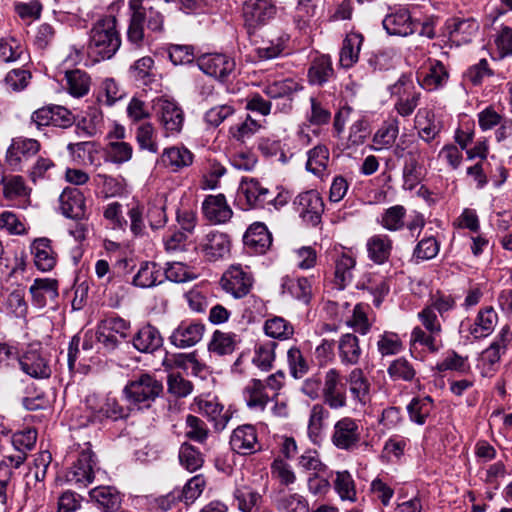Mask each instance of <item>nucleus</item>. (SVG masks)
<instances>
[{"label":"nucleus","instance_id":"nucleus-1","mask_svg":"<svg viewBox=\"0 0 512 512\" xmlns=\"http://www.w3.org/2000/svg\"><path fill=\"white\" fill-rule=\"evenodd\" d=\"M163 385L150 374H141L138 378L127 383L123 393L130 405L138 408L150 407L162 393Z\"/></svg>","mask_w":512,"mask_h":512},{"label":"nucleus","instance_id":"nucleus-2","mask_svg":"<svg viewBox=\"0 0 512 512\" xmlns=\"http://www.w3.org/2000/svg\"><path fill=\"white\" fill-rule=\"evenodd\" d=\"M361 438L360 421L350 416H344L334 423L330 440L337 449L353 452L358 449Z\"/></svg>","mask_w":512,"mask_h":512},{"label":"nucleus","instance_id":"nucleus-3","mask_svg":"<svg viewBox=\"0 0 512 512\" xmlns=\"http://www.w3.org/2000/svg\"><path fill=\"white\" fill-rule=\"evenodd\" d=\"M154 113L167 135L178 134L184 124V113L174 101L165 97L153 100Z\"/></svg>","mask_w":512,"mask_h":512},{"label":"nucleus","instance_id":"nucleus-4","mask_svg":"<svg viewBox=\"0 0 512 512\" xmlns=\"http://www.w3.org/2000/svg\"><path fill=\"white\" fill-rule=\"evenodd\" d=\"M121 46V38L116 29V17L111 14L98 21V62L111 59Z\"/></svg>","mask_w":512,"mask_h":512},{"label":"nucleus","instance_id":"nucleus-5","mask_svg":"<svg viewBox=\"0 0 512 512\" xmlns=\"http://www.w3.org/2000/svg\"><path fill=\"white\" fill-rule=\"evenodd\" d=\"M19 364L22 371L32 378L47 379L52 373L47 354L38 344L27 348L20 357Z\"/></svg>","mask_w":512,"mask_h":512},{"label":"nucleus","instance_id":"nucleus-6","mask_svg":"<svg viewBox=\"0 0 512 512\" xmlns=\"http://www.w3.org/2000/svg\"><path fill=\"white\" fill-rule=\"evenodd\" d=\"M322 397L324 403L333 410L347 406L346 384L342 380L341 373L335 368L325 373Z\"/></svg>","mask_w":512,"mask_h":512},{"label":"nucleus","instance_id":"nucleus-7","mask_svg":"<svg viewBox=\"0 0 512 512\" xmlns=\"http://www.w3.org/2000/svg\"><path fill=\"white\" fill-rule=\"evenodd\" d=\"M86 445L87 449L82 450L77 461L66 473L67 481L78 488H86L95 478L92 445Z\"/></svg>","mask_w":512,"mask_h":512},{"label":"nucleus","instance_id":"nucleus-8","mask_svg":"<svg viewBox=\"0 0 512 512\" xmlns=\"http://www.w3.org/2000/svg\"><path fill=\"white\" fill-rule=\"evenodd\" d=\"M220 283L227 293L235 298H242L249 293L253 278L241 265H232L224 272Z\"/></svg>","mask_w":512,"mask_h":512},{"label":"nucleus","instance_id":"nucleus-9","mask_svg":"<svg viewBox=\"0 0 512 512\" xmlns=\"http://www.w3.org/2000/svg\"><path fill=\"white\" fill-rule=\"evenodd\" d=\"M197 65L205 74L220 81H226L236 66L234 59L220 53L202 55L198 58Z\"/></svg>","mask_w":512,"mask_h":512},{"label":"nucleus","instance_id":"nucleus-10","mask_svg":"<svg viewBox=\"0 0 512 512\" xmlns=\"http://www.w3.org/2000/svg\"><path fill=\"white\" fill-rule=\"evenodd\" d=\"M382 25L391 36L407 37L415 33L417 21L406 8H395L383 18Z\"/></svg>","mask_w":512,"mask_h":512},{"label":"nucleus","instance_id":"nucleus-11","mask_svg":"<svg viewBox=\"0 0 512 512\" xmlns=\"http://www.w3.org/2000/svg\"><path fill=\"white\" fill-rule=\"evenodd\" d=\"M74 123V116L63 106H48L36 110L31 117V124L40 129L43 126L67 128Z\"/></svg>","mask_w":512,"mask_h":512},{"label":"nucleus","instance_id":"nucleus-12","mask_svg":"<svg viewBox=\"0 0 512 512\" xmlns=\"http://www.w3.org/2000/svg\"><path fill=\"white\" fill-rule=\"evenodd\" d=\"M296 210L302 219L315 226L321 220L324 204L320 194L315 190L300 193L294 200Z\"/></svg>","mask_w":512,"mask_h":512},{"label":"nucleus","instance_id":"nucleus-13","mask_svg":"<svg viewBox=\"0 0 512 512\" xmlns=\"http://www.w3.org/2000/svg\"><path fill=\"white\" fill-rule=\"evenodd\" d=\"M276 14L271 0H248L243 5V18L249 29L266 24Z\"/></svg>","mask_w":512,"mask_h":512},{"label":"nucleus","instance_id":"nucleus-14","mask_svg":"<svg viewBox=\"0 0 512 512\" xmlns=\"http://www.w3.org/2000/svg\"><path fill=\"white\" fill-rule=\"evenodd\" d=\"M228 235L219 231H210L199 242L198 248L210 261L224 258L230 252Z\"/></svg>","mask_w":512,"mask_h":512},{"label":"nucleus","instance_id":"nucleus-15","mask_svg":"<svg viewBox=\"0 0 512 512\" xmlns=\"http://www.w3.org/2000/svg\"><path fill=\"white\" fill-rule=\"evenodd\" d=\"M128 324L119 317H108L98 325V343H101L107 350L116 348L119 339L126 336Z\"/></svg>","mask_w":512,"mask_h":512},{"label":"nucleus","instance_id":"nucleus-16","mask_svg":"<svg viewBox=\"0 0 512 512\" xmlns=\"http://www.w3.org/2000/svg\"><path fill=\"white\" fill-rule=\"evenodd\" d=\"M413 87L412 82L407 77H401L393 86L392 94H399V98L395 103V110L403 117L410 116L419 104L420 93L410 92Z\"/></svg>","mask_w":512,"mask_h":512},{"label":"nucleus","instance_id":"nucleus-17","mask_svg":"<svg viewBox=\"0 0 512 512\" xmlns=\"http://www.w3.org/2000/svg\"><path fill=\"white\" fill-rule=\"evenodd\" d=\"M205 327L196 321H182L170 336V342L178 348L196 345L203 337Z\"/></svg>","mask_w":512,"mask_h":512},{"label":"nucleus","instance_id":"nucleus-18","mask_svg":"<svg viewBox=\"0 0 512 512\" xmlns=\"http://www.w3.org/2000/svg\"><path fill=\"white\" fill-rule=\"evenodd\" d=\"M421 160V150L416 146L412 147L407 153V158L403 166V189L411 191L422 181L424 168Z\"/></svg>","mask_w":512,"mask_h":512},{"label":"nucleus","instance_id":"nucleus-19","mask_svg":"<svg viewBox=\"0 0 512 512\" xmlns=\"http://www.w3.org/2000/svg\"><path fill=\"white\" fill-rule=\"evenodd\" d=\"M230 445L233 451L242 455L253 454L261 448L256 429L252 425H242L236 428L230 437Z\"/></svg>","mask_w":512,"mask_h":512},{"label":"nucleus","instance_id":"nucleus-20","mask_svg":"<svg viewBox=\"0 0 512 512\" xmlns=\"http://www.w3.org/2000/svg\"><path fill=\"white\" fill-rule=\"evenodd\" d=\"M39 150L40 144L35 139L23 137L14 138L6 153L7 163L14 170H17L22 158H30L37 154Z\"/></svg>","mask_w":512,"mask_h":512},{"label":"nucleus","instance_id":"nucleus-21","mask_svg":"<svg viewBox=\"0 0 512 512\" xmlns=\"http://www.w3.org/2000/svg\"><path fill=\"white\" fill-rule=\"evenodd\" d=\"M205 218L213 224L226 223L232 217V209L223 194L209 195L202 203Z\"/></svg>","mask_w":512,"mask_h":512},{"label":"nucleus","instance_id":"nucleus-22","mask_svg":"<svg viewBox=\"0 0 512 512\" xmlns=\"http://www.w3.org/2000/svg\"><path fill=\"white\" fill-rule=\"evenodd\" d=\"M448 77L446 67L438 60H430L428 67L417 73L418 83L428 91H434L442 87L447 82Z\"/></svg>","mask_w":512,"mask_h":512},{"label":"nucleus","instance_id":"nucleus-23","mask_svg":"<svg viewBox=\"0 0 512 512\" xmlns=\"http://www.w3.org/2000/svg\"><path fill=\"white\" fill-rule=\"evenodd\" d=\"M59 209L67 218H82L86 215L85 199L77 188H65L59 196Z\"/></svg>","mask_w":512,"mask_h":512},{"label":"nucleus","instance_id":"nucleus-24","mask_svg":"<svg viewBox=\"0 0 512 512\" xmlns=\"http://www.w3.org/2000/svg\"><path fill=\"white\" fill-rule=\"evenodd\" d=\"M446 29L450 40L460 45L471 41L479 25L472 18H451L446 22Z\"/></svg>","mask_w":512,"mask_h":512},{"label":"nucleus","instance_id":"nucleus-25","mask_svg":"<svg viewBox=\"0 0 512 512\" xmlns=\"http://www.w3.org/2000/svg\"><path fill=\"white\" fill-rule=\"evenodd\" d=\"M33 304L38 308L45 307L58 297V282L50 278H37L30 286Z\"/></svg>","mask_w":512,"mask_h":512},{"label":"nucleus","instance_id":"nucleus-26","mask_svg":"<svg viewBox=\"0 0 512 512\" xmlns=\"http://www.w3.org/2000/svg\"><path fill=\"white\" fill-rule=\"evenodd\" d=\"M498 322V315L493 307L481 309L473 324L462 322L461 328L468 325L469 333L475 338L480 339L489 336Z\"/></svg>","mask_w":512,"mask_h":512},{"label":"nucleus","instance_id":"nucleus-27","mask_svg":"<svg viewBox=\"0 0 512 512\" xmlns=\"http://www.w3.org/2000/svg\"><path fill=\"white\" fill-rule=\"evenodd\" d=\"M247 248L255 253L263 254L272 244V237L263 223L250 225L243 237Z\"/></svg>","mask_w":512,"mask_h":512},{"label":"nucleus","instance_id":"nucleus-28","mask_svg":"<svg viewBox=\"0 0 512 512\" xmlns=\"http://www.w3.org/2000/svg\"><path fill=\"white\" fill-rule=\"evenodd\" d=\"M392 249L393 241L385 234L373 235L366 242L368 258L375 264L386 263L391 256Z\"/></svg>","mask_w":512,"mask_h":512},{"label":"nucleus","instance_id":"nucleus-29","mask_svg":"<svg viewBox=\"0 0 512 512\" xmlns=\"http://www.w3.org/2000/svg\"><path fill=\"white\" fill-rule=\"evenodd\" d=\"M243 397L250 409L263 411L273 396L269 395L264 382L252 379L243 390Z\"/></svg>","mask_w":512,"mask_h":512},{"label":"nucleus","instance_id":"nucleus-30","mask_svg":"<svg viewBox=\"0 0 512 512\" xmlns=\"http://www.w3.org/2000/svg\"><path fill=\"white\" fill-rule=\"evenodd\" d=\"M192 162L193 154L184 146L165 148L159 159L160 164L173 172L190 166Z\"/></svg>","mask_w":512,"mask_h":512},{"label":"nucleus","instance_id":"nucleus-31","mask_svg":"<svg viewBox=\"0 0 512 512\" xmlns=\"http://www.w3.org/2000/svg\"><path fill=\"white\" fill-rule=\"evenodd\" d=\"M31 253L34 256V263L39 270L47 272L54 268L56 254L48 238L35 239L31 245Z\"/></svg>","mask_w":512,"mask_h":512},{"label":"nucleus","instance_id":"nucleus-32","mask_svg":"<svg viewBox=\"0 0 512 512\" xmlns=\"http://www.w3.org/2000/svg\"><path fill=\"white\" fill-rule=\"evenodd\" d=\"M129 8L132 12L130 24L127 31L128 40L139 45L144 38V22L146 19V7L141 0H130Z\"/></svg>","mask_w":512,"mask_h":512},{"label":"nucleus","instance_id":"nucleus-33","mask_svg":"<svg viewBox=\"0 0 512 512\" xmlns=\"http://www.w3.org/2000/svg\"><path fill=\"white\" fill-rule=\"evenodd\" d=\"M199 411L214 424L217 431H222L227 426L231 415L224 411V407L217 399H200L198 401Z\"/></svg>","mask_w":512,"mask_h":512},{"label":"nucleus","instance_id":"nucleus-34","mask_svg":"<svg viewBox=\"0 0 512 512\" xmlns=\"http://www.w3.org/2000/svg\"><path fill=\"white\" fill-rule=\"evenodd\" d=\"M362 355L359 339L352 333L344 334L338 341V356L345 366L358 364Z\"/></svg>","mask_w":512,"mask_h":512},{"label":"nucleus","instance_id":"nucleus-35","mask_svg":"<svg viewBox=\"0 0 512 512\" xmlns=\"http://www.w3.org/2000/svg\"><path fill=\"white\" fill-rule=\"evenodd\" d=\"M269 190L253 178H243L239 187V195L244 196L250 208L262 206L267 201Z\"/></svg>","mask_w":512,"mask_h":512},{"label":"nucleus","instance_id":"nucleus-36","mask_svg":"<svg viewBox=\"0 0 512 512\" xmlns=\"http://www.w3.org/2000/svg\"><path fill=\"white\" fill-rule=\"evenodd\" d=\"M362 43L361 34L352 32L346 35L339 56V63L343 68H351L358 61Z\"/></svg>","mask_w":512,"mask_h":512},{"label":"nucleus","instance_id":"nucleus-37","mask_svg":"<svg viewBox=\"0 0 512 512\" xmlns=\"http://www.w3.org/2000/svg\"><path fill=\"white\" fill-rule=\"evenodd\" d=\"M399 134V121L396 118L385 121L373 136L372 148L376 151L389 149Z\"/></svg>","mask_w":512,"mask_h":512},{"label":"nucleus","instance_id":"nucleus-38","mask_svg":"<svg viewBox=\"0 0 512 512\" xmlns=\"http://www.w3.org/2000/svg\"><path fill=\"white\" fill-rule=\"evenodd\" d=\"M355 265L354 257L346 252L335 259L334 283L338 289L342 290L351 283Z\"/></svg>","mask_w":512,"mask_h":512},{"label":"nucleus","instance_id":"nucleus-39","mask_svg":"<svg viewBox=\"0 0 512 512\" xmlns=\"http://www.w3.org/2000/svg\"><path fill=\"white\" fill-rule=\"evenodd\" d=\"M133 345L140 352H153L162 345V337L155 327L146 325L134 336Z\"/></svg>","mask_w":512,"mask_h":512},{"label":"nucleus","instance_id":"nucleus-40","mask_svg":"<svg viewBox=\"0 0 512 512\" xmlns=\"http://www.w3.org/2000/svg\"><path fill=\"white\" fill-rule=\"evenodd\" d=\"M153 68L154 60L150 56L142 57L130 67V76L138 85L151 86L156 82Z\"/></svg>","mask_w":512,"mask_h":512},{"label":"nucleus","instance_id":"nucleus-41","mask_svg":"<svg viewBox=\"0 0 512 512\" xmlns=\"http://www.w3.org/2000/svg\"><path fill=\"white\" fill-rule=\"evenodd\" d=\"M333 76L332 61L328 55H321L313 60L308 71V78L311 84L323 85Z\"/></svg>","mask_w":512,"mask_h":512},{"label":"nucleus","instance_id":"nucleus-42","mask_svg":"<svg viewBox=\"0 0 512 512\" xmlns=\"http://www.w3.org/2000/svg\"><path fill=\"white\" fill-rule=\"evenodd\" d=\"M349 391L353 399L362 406L369 401L370 384L361 369H353L348 377Z\"/></svg>","mask_w":512,"mask_h":512},{"label":"nucleus","instance_id":"nucleus-43","mask_svg":"<svg viewBox=\"0 0 512 512\" xmlns=\"http://www.w3.org/2000/svg\"><path fill=\"white\" fill-rule=\"evenodd\" d=\"M406 208L394 205L384 210L378 218V223L390 232H398L405 227Z\"/></svg>","mask_w":512,"mask_h":512},{"label":"nucleus","instance_id":"nucleus-44","mask_svg":"<svg viewBox=\"0 0 512 512\" xmlns=\"http://www.w3.org/2000/svg\"><path fill=\"white\" fill-rule=\"evenodd\" d=\"M161 268L154 262H144L133 278V283L141 288H150L162 282Z\"/></svg>","mask_w":512,"mask_h":512},{"label":"nucleus","instance_id":"nucleus-45","mask_svg":"<svg viewBox=\"0 0 512 512\" xmlns=\"http://www.w3.org/2000/svg\"><path fill=\"white\" fill-rule=\"evenodd\" d=\"M265 334L274 339L287 340L294 334L293 325L285 318L273 316L268 318L264 323Z\"/></svg>","mask_w":512,"mask_h":512},{"label":"nucleus","instance_id":"nucleus-46","mask_svg":"<svg viewBox=\"0 0 512 512\" xmlns=\"http://www.w3.org/2000/svg\"><path fill=\"white\" fill-rule=\"evenodd\" d=\"M329 162V150L324 145H318L308 152L306 168L313 174L322 177Z\"/></svg>","mask_w":512,"mask_h":512},{"label":"nucleus","instance_id":"nucleus-47","mask_svg":"<svg viewBox=\"0 0 512 512\" xmlns=\"http://www.w3.org/2000/svg\"><path fill=\"white\" fill-rule=\"evenodd\" d=\"M433 409V399L430 396L412 399L407 407L411 421L423 425Z\"/></svg>","mask_w":512,"mask_h":512},{"label":"nucleus","instance_id":"nucleus-48","mask_svg":"<svg viewBox=\"0 0 512 512\" xmlns=\"http://www.w3.org/2000/svg\"><path fill=\"white\" fill-rule=\"evenodd\" d=\"M416 126L419 127L420 137L429 142L438 134L439 129L434 123V113L427 108L418 110L415 116Z\"/></svg>","mask_w":512,"mask_h":512},{"label":"nucleus","instance_id":"nucleus-49","mask_svg":"<svg viewBox=\"0 0 512 512\" xmlns=\"http://www.w3.org/2000/svg\"><path fill=\"white\" fill-rule=\"evenodd\" d=\"M498 347V344H491L481 353L477 366L483 377H492L496 372L501 354L503 353Z\"/></svg>","mask_w":512,"mask_h":512},{"label":"nucleus","instance_id":"nucleus-50","mask_svg":"<svg viewBox=\"0 0 512 512\" xmlns=\"http://www.w3.org/2000/svg\"><path fill=\"white\" fill-rule=\"evenodd\" d=\"M329 417V411L321 404L312 406L308 420V436L310 440L316 442L324 428V421Z\"/></svg>","mask_w":512,"mask_h":512},{"label":"nucleus","instance_id":"nucleus-51","mask_svg":"<svg viewBox=\"0 0 512 512\" xmlns=\"http://www.w3.org/2000/svg\"><path fill=\"white\" fill-rule=\"evenodd\" d=\"M279 512H309L308 500L299 493H285L276 502Z\"/></svg>","mask_w":512,"mask_h":512},{"label":"nucleus","instance_id":"nucleus-52","mask_svg":"<svg viewBox=\"0 0 512 512\" xmlns=\"http://www.w3.org/2000/svg\"><path fill=\"white\" fill-rule=\"evenodd\" d=\"M334 489L343 501H356V488L352 475L344 470L336 472Z\"/></svg>","mask_w":512,"mask_h":512},{"label":"nucleus","instance_id":"nucleus-53","mask_svg":"<svg viewBox=\"0 0 512 512\" xmlns=\"http://www.w3.org/2000/svg\"><path fill=\"white\" fill-rule=\"evenodd\" d=\"M25 48L14 37L0 38V63H13L22 58Z\"/></svg>","mask_w":512,"mask_h":512},{"label":"nucleus","instance_id":"nucleus-54","mask_svg":"<svg viewBox=\"0 0 512 512\" xmlns=\"http://www.w3.org/2000/svg\"><path fill=\"white\" fill-rule=\"evenodd\" d=\"M300 88V85L295 80L287 78L267 83L263 88V92L269 98L276 99L288 97Z\"/></svg>","mask_w":512,"mask_h":512},{"label":"nucleus","instance_id":"nucleus-55","mask_svg":"<svg viewBox=\"0 0 512 512\" xmlns=\"http://www.w3.org/2000/svg\"><path fill=\"white\" fill-rule=\"evenodd\" d=\"M396 51L393 48H382L372 51L366 56L368 66L373 70H387L394 64Z\"/></svg>","mask_w":512,"mask_h":512},{"label":"nucleus","instance_id":"nucleus-56","mask_svg":"<svg viewBox=\"0 0 512 512\" xmlns=\"http://www.w3.org/2000/svg\"><path fill=\"white\" fill-rule=\"evenodd\" d=\"M69 93L75 97L85 95L89 90V77L79 69L67 71L65 74Z\"/></svg>","mask_w":512,"mask_h":512},{"label":"nucleus","instance_id":"nucleus-57","mask_svg":"<svg viewBox=\"0 0 512 512\" xmlns=\"http://www.w3.org/2000/svg\"><path fill=\"white\" fill-rule=\"evenodd\" d=\"M136 141L140 149L147 150L151 153L158 152V144L156 141L157 134L151 123H141L136 129Z\"/></svg>","mask_w":512,"mask_h":512},{"label":"nucleus","instance_id":"nucleus-58","mask_svg":"<svg viewBox=\"0 0 512 512\" xmlns=\"http://www.w3.org/2000/svg\"><path fill=\"white\" fill-rule=\"evenodd\" d=\"M276 347L277 343L273 341H267L256 346L253 363L263 371L271 369L275 360Z\"/></svg>","mask_w":512,"mask_h":512},{"label":"nucleus","instance_id":"nucleus-59","mask_svg":"<svg viewBox=\"0 0 512 512\" xmlns=\"http://www.w3.org/2000/svg\"><path fill=\"white\" fill-rule=\"evenodd\" d=\"M121 505L120 493L113 486H98V508L113 512Z\"/></svg>","mask_w":512,"mask_h":512},{"label":"nucleus","instance_id":"nucleus-60","mask_svg":"<svg viewBox=\"0 0 512 512\" xmlns=\"http://www.w3.org/2000/svg\"><path fill=\"white\" fill-rule=\"evenodd\" d=\"M439 334H433L428 332L426 329L423 330L421 327H415L411 332V345H420L426 347L430 352H437L441 347Z\"/></svg>","mask_w":512,"mask_h":512},{"label":"nucleus","instance_id":"nucleus-61","mask_svg":"<svg viewBox=\"0 0 512 512\" xmlns=\"http://www.w3.org/2000/svg\"><path fill=\"white\" fill-rule=\"evenodd\" d=\"M283 288L286 289L294 298L308 302L311 296V284L307 278H286L283 282Z\"/></svg>","mask_w":512,"mask_h":512},{"label":"nucleus","instance_id":"nucleus-62","mask_svg":"<svg viewBox=\"0 0 512 512\" xmlns=\"http://www.w3.org/2000/svg\"><path fill=\"white\" fill-rule=\"evenodd\" d=\"M179 460L181 465L190 472H194L202 467L204 462L200 451L188 443L181 445L179 450Z\"/></svg>","mask_w":512,"mask_h":512},{"label":"nucleus","instance_id":"nucleus-63","mask_svg":"<svg viewBox=\"0 0 512 512\" xmlns=\"http://www.w3.org/2000/svg\"><path fill=\"white\" fill-rule=\"evenodd\" d=\"M287 362L290 374L296 379L302 378L309 371L308 361L296 346L291 347L287 351Z\"/></svg>","mask_w":512,"mask_h":512},{"label":"nucleus","instance_id":"nucleus-64","mask_svg":"<svg viewBox=\"0 0 512 512\" xmlns=\"http://www.w3.org/2000/svg\"><path fill=\"white\" fill-rule=\"evenodd\" d=\"M167 391L176 398H185L193 391V384L180 373H170L167 377Z\"/></svg>","mask_w":512,"mask_h":512}]
</instances>
